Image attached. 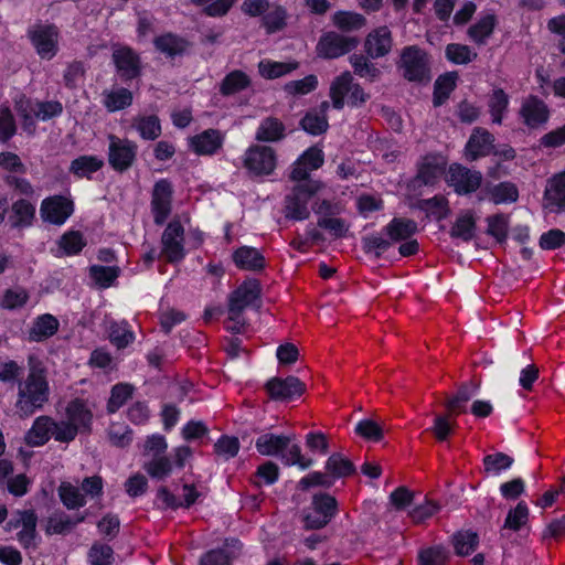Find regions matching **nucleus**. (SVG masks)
Segmentation results:
<instances>
[{
    "label": "nucleus",
    "mask_w": 565,
    "mask_h": 565,
    "mask_svg": "<svg viewBox=\"0 0 565 565\" xmlns=\"http://www.w3.org/2000/svg\"><path fill=\"white\" fill-rule=\"evenodd\" d=\"M337 512V500L329 494L315 495L310 511L305 515V527L318 530L324 527Z\"/></svg>",
    "instance_id": "0eeeda50"
},
{
    "label": "nucleus",
    "mask_w": 565,
    "mask_h": 565,
    "mask_svg": "<svg viewBox=\"0 0 565 565\" xmlns=\"http://www.w3.org/2000/svg\"><path fill=\"white\" fill-rule=\"evenodd\" d=\"M445 52L447 58L455 64H468L477 57V53L465 44H448Z\"/></svg>",
    "instance_id": "bf43d9fd"
},
{
    "label": "nucleus",
    "mask_w": 565,
    "mask_h": 565,
    "mask_svg": "<svg viewBox=\"0 0 565 565\" xmlns=\"http://www.w3.org/2000/svg\"><path fill=\"white\" fill-rule=\"evenodd\" d=\"M235 556L236 554L227 547L212 550L201 557L200 565H231Z\"/></svg>",
    "instance_id": "774afa93"
},
{
    "label": "nucleus",
    "mask_w": 565,
    "mask_h": 565,
    "mask_svg": "<svg viewBox=\"0 0 565 565\" xmlns=\"http://www.w3.org/2000/svg\"><path fill=\"white\" fill-rule=\"evenodd\" d=\"M513 461L514 460L512 457L503 452L487 455L483 458L484 471L491 476H499L503 471L510 469L513 465Z\"/></svg>",
    "instance_id": "09e8293b"
},
{
    "label": "nucleus",
    "mask_w": 565,
    "mask_h": 565,
    "mask_svg": "<svg viewBox=\"0 0 565 565\" xmlns=\"http://www.w3.org/2000/svg\"><path fill=\"white\" fill-rule=\"evenodd\" d=\"M392 49V34L387 26L373 30L366 38L365 50L371 57L386 55Z\"/></svg>",
    "instance_id": "4be33fe9"
},
{
    "label": "nucleus",
    "mask_w": 565,
    "mask_h": 565,
    "mask_svg": "<svg viewBox=\"0 0 565 565\" xmlns=\"http://www.w3.org/2000/svg\"><path fill=\"white\" fill-rule=\"evenodd\" d=\"M104 161L96 156H81L74 159L71 163L70 170L77 177H89L92 173L99 170Z\"/></svg>",
    "instance_id": "a18cd8bd"
},
{
    "label": "nucleus",
    "mask_w": 565,
    "mask_h": 565,
    "mask_svg": "<svg viewBox=\"0 0 565 565\" xmlns=\"http://www.w3.org/2000/svg\"><path fill=\"white\" fill-rule=\"evenodd\" d=\"M520 115L526 126L535 128L547 121L550 111L544 102L530 96L523 102Z\"/></svg>",
    "instance_id": "f3484780"
},
{
    "label": "nucleus",
    "mask_w": 565,
    "mask_h": 565,
    "mask_svg": "<svg viewBox=\"0 0 565 565\" xmlns=\"http://www.w3.org/2000/svg\"><path fill=\"white\" fill-rule=\"evenodd\" d=\"M224 136L215 129H207L190 139V146L198 154H213L223 145Z\"/></svg>",
    "instance_id": "5701e85b"
},
{
    "label": "nucleus",
    "mask_w": 565,
    "mask_h": 565,
    "mask_svg": "<svg viewBox=\"0 0 565 565\" xmlns=\"http://www.w3.org/2000/svg\"><path fill=\"white\" fill-rule=\"evenodd\" d=\"M489 200L494 204L514 203L519 198L516 186L511 182H501L486 189Z\"/></svg>",
    "instance_id": "f704fd0d"
},
{
    "label": "nucleus",
    "mask_w": 565,
    "mask_h": 565,
    "mask_svg": "<svg viewBox=\"0 0 565 565\" xmlns=\"http://www.w3.org/2000/svg\"><path fill=\"white\" fill-rule=\"evenodd\" d=\"M455 551L458 555L466 556L478 546V535L471 531L458 532L452 539Z\"/></svg>",
    "instance_id": "5fc2aeb1"
},
{
    "label": "nucleus",
    "mask_w": 565,
    "mask_h": 565,
    "mask_svg": "<svg viewBox=\"0 0 565 565\" xmlns=\"http://www.w3.org/2000/svg\"><path fill=\"white\" fill-rule=\"evenodd\" d=\"M32 44L42 58L50 60L57 52V30L52 25H38L30 32Z\"/></svg>",
    "instance_id": "4468645a"
},
{
    "label": "nucleus",
    "mask_w": 565,
    "mask_h": 565,
    "mask_svg": "<svg viewBox=\"0 0 565 565\" xmlns=\"http://www.w3.org/2000/svg\"><path fill=\"white\" fill-rule=\"evenodd\" d=\"M529 515L530 510L527 504L524 501H520L513 509L509 510L501 530L520 531L526 525Z\"/></svg>",
    "instance_id": "ea45409f"
},
{
    "label": "nucleus",
    "mask_w": 565,
    "mask_h": 565,
    "mask_svg": "<svg viewBox=\"0 0 565 565\" xmlns=\"http://www.w3.org/2000/svg\"><path fill=\"white\" fill-rule=\"evenodd\" d=\"M260 288L256 280L244 281L228 297V321L226 329L238 333L245 326L243 311L250 307H258Z\"/></svg>",
    "instance_id": "f03ea898"
},
{
    "label": "nucleus",
    "mask_w": 565,
    "mask_h": 565,
    "mask_svg": "<svg viewBox=\"0 0 565 565\" xmlns=\"http://www.w3.org/2000/svg\"><path fill=\"white\" fill-rule=\"evenodd\" d=\"M243 166L254 177L270 175L277 166L276 151L268 146L252 145L243 154Z\"/></svg>",
    "instance_id": "20e7f679"
},
{
    "label": "nucleus",
    "mask_w": 565,
    "mask_h": 565,
    "mask_svg": "<svg viewBox=\"0 0 565 565\" xmlns=\"http://www.w3.org/2000/svg\"><path fill=\"white\" fill-rule=\"evenodd\" d=\"M250 85L249 76L243 71H232L222 81L220 92L228 96L246 89Z\"/></svg>",
    "instance_id": "c9c22d12"
},
{
    "label": "nucleus",
    "mask_w": 565,
    "mask_h": 565,
    "mask_svg": "<svg viewBox=\"0 0 565 565\" xmlns=\"http://www.w3.org/2000/svg\"><path fill=\"white\" fill-rule=\"evenodd\" d=\"M352 85V75L349 72L334 78L330 87V97L334 108L341 109L344 106Z\"/></svg>",
    "instance_id": "72a5a7b5"
},
{
    "label": "nucleus",
    "mask_w": 565,
    "mask_h": 565,
    "mask_svg": "<svg viewBox=\"0 0 565 565\" xmlns=\"http://www.w3.org/2000/svg\"><path fill=\"white\" fill-rule=\"evenodd\" d=\"M74 212L73 201L66 196L54 195L42 201L40 214L44 222L63 225Z\"/></svg>",
    "instance_id": "1a4fd4ad"
},
{
    "label": "nucleus",
    "mask_w": 565,
    "mask_h": 565,
    "mask_svg": "<svg viewBox=\"0 0 565 565\" xmlns=\"http://www.w3.org/2000/svg\"><path fill=\"white\" fill-rule=\"evenodd\" d=\"M322 186L318 180H309L295 185L285 198V216L295 221L307 220L310 215V201Z\"/></svg>",
    "instance_id": "7ed1b4c3"
},
{
    "label": "nucleus",
    "mask_w": 565,
    "mask_h": 565,
    "mask_svg": "<svg viewBox=\"0 0 565 565\" xmlns=\"http://www.w3.org/2000/svg\"><path fill=\"white\" fill-rule=\"evenodd\" d=\"M36 515L33 511H19L13 520L9 523L10 526L20 527L18 532V541L25 547L34 544L36 536Z\"/></svg>",
    "instance_id": "a211bd4d"
},
{
    "label": "nucleus",
    "mask_w": 565,
    "mask_h": 565,
    "mask_svg": "<svg viewBox=\"0 0 565 565\" xmlns=\"http://www.w3.org/2000/svg\"><path fill=\"white\" fill-rule=\"evenodd\" d=\"M281 460L286 466H298L301 470H306L312 465L311 459H306L301 455L300 446L297 444L288 445L281 452Z\"/></svg>",
    "instance_id": "680f3d73"
},
{
    "label": "nucleus",
    "mask_w": 565,
    "mask_h": 565,
    "mask_svg": "<svg viewBox=\"0 0 565 565\" xmlns=\"http://www.w3.org/2000/svg\"><path fill=\"white\" fill-rule=\"evenodd\" d=\"M417 232L416 222L408 218H393L384 228L383 233L394 243L408 239Z\"/></svg>",
    "instance_id": "7c9ffc66"
},
{
    "label": "nucleus",
    "mask_w": 565,
    "mask_h": 565,
    "mask_svg": "<svg viewBox=\"0 0 565 565\" xmlns=\"http://www.w3.org/2000/svg\"><path fill=\"white\" fill-rule=\"evenodd\" d=\"M327 103H323L320 111H310L301 120V126L310 135H320L328 128L326 117Z\"/></svg>",
    "instance_id": "37998d69"
},
{
    "label": "nucleus",
    "mask_w": 565,
    "mask_h": 565,
    "mask_svg": "<svg viewBox=\"0 0 565 565\" xmlns=\"http://www.w3.org/2000/svg\"><path fill=\"white\" fill-rule=\"evenodd\" d=\"M35 215V207L25 200H18L12 204L8 217L9 225L14 230H23L32 225Z\"/></svg>",
    "instance_id": "bb28decb"
},
{
    "label": "nucleus",
    "mask_w": 565,
    "mask_h": 565,
    "mask_svg": "<svg viewBox=\"0 0 565 565\" xmlns=\"http://www.w3.org/2000/svg\"><path fill=\"white\" fill-rule=\"evenodd\" d=\"M113 60L121 77L134 78L139 75V58L131 49L122 46L114 50Z\"/></svg>",
    "instance_id": "412c9836"
},
{
    "label": "nucleus",
    "mask_w": 565,
    "mask_h": 565,
    "mask_svg": "<svg viewBox=\"0 0 565 565\" xmlns=\"http://www.w3.org/2000/svg\"><path fill=\"white\" fill-rule=\"evenodd\" d=\"M88 562L90 565H111L114 562V552L109 545L95 543L88 552Z\"/></svg>",
    "instance_id": "69168bd1"
},
{
    "label": "nucleus",
    "mask_w": 565,
    "mask_h": 565,
    "mask_svg": "<svg viewBox=\"0 0 565 565\" xmlns=\"http://www.w3.org/2000/svg\"><path fill=\"white\" fill-rule=\"evenodd\" d=\"M108 161L116 171H125L130 168L136 159L137 145L128 139H120L117 136L108 137Z\"/></svg>",
    "instance_id": "6e6552de"
},
{
    "label": "nucleus",
    "mask_w": 565,
    "mask_h": 565,
    "mask_svg": "<svg viewBox=\"0 0 565 565\" xmlns=\"http://www.w3.org/2000/svg\"><path fill=\"white\" fill-rule=\"evenodd\" d=\"M291 439L290 436L264 434L256 439L255 447L263 456H276L290 444Z\"/></svg>",
    "instance_id": "c756f323"
},
{
    "label": "nucleus",
    "mask_w": 565,
    "mask_h": 565,
    "mask_svg": "<svg viewBox=\"0 0 565 565\" xmlns=\"http://www.w3.org/2000/svg\"><path fill=\"white\" fill-rule=\"evenodd\" d=\"M448 554L443 546H431L424 548L418 555V565H445Z\"/></svg>",
    "instance_id": "e2e57ef3"
},
{
    "label": "nucleus",
    "mask_w": 565,
    "mask_h": 565,
    "mask_svg": "<svg viewBox=\"0 0 565 565\" xmlns=\"http://www.w3.org/2000/svg\"><path fill=\"white\" fill-rule=\"evenodd\" d=\"M134 387L129 384L120 383L111 388L110 397L107 404L109 413L118 411L132 395Z\"/></svg>",
    "instance_id": "052dcab7"
},
{
    "label": "nucleus",
    "mask_w": 565,
    "mask_h": 565,
    "mask_svg": "<svg viewBox=\"0 0 565 565\" xmlns=\"http://www.w3.org/2000/svg\"><path fill=\"white\" fill-rule=\"evenodd\" d=\"M457 413H448L446 414H437L434 417L433 426L430 427V431L434 434L438 441L446 440L452 433L455 426V416Z\"/></svg>",
    "instance_id": "49530a36"
},
{
    "label": "nucleus",
    "mask_w": 565,
    "mask_h": 565,
    "mask_svg": "<svg viewBox=\"0 0 565 565\" xmlns=\"http://www.w3.org/2000/svg\"><path fill=\"white\" fill-rule=\"evenodd\" d=\"M132 103V93L127 88H113L103 93V104L110 113L129 107Z\"/></svg>",
    "instance_id": "473e14b6"
},
{
    "label": "nucleus",
    "mask_w": 565,
    "mask_h": 565,
    "mask_svg": "<svg viewBox=\"0 0 565 565\" xmlns=\"http://www.w3.org/2000/svg\"><path fill=\"white\" fill-rule=\"evenodd\" d=\"M285 126L276 118H266L260 122L256 131L259 141L275 142L284 138Z\"/></svg>",
    "instance_id": "4c0bfd02"
},
{
    "label": "nucleus",
    "mask_w": 565,
    "mask_h": 565,
    "mask_svg": "<svg viewBox=\"0 0 565 565\" xmlns=\"http://www.w3.org/2000/svg\"><path fill=\"white\" fill-rule=\"evenodd\" d=\"M58 326L60 322L54 316L50 313L39 316L29 331V338L36 342L46 340L57 332Z\"/></svg>",
    "instance_id": "c85d7f7f"
},
{
    "label": "nucleus",
    "mask_w": 565,
    "mask_h": 565,
    "mask_svg": "<svg viewBox=\"0 0 565 565\" xmlns=\"http://www.w3.org/2000/svg\"><path fill=\"white\" fill-rule=\"evenodd\" d=\"M487 233L493 236L499 243H502L508 235L509 217L504 214H497L487 218Z\"/></svg>",
    "instance_id": "0e129e2a"
},
{
    "label": "nucleus",
    "mask_w": 565,
    "mask_h": 565,
    "mask_svg": "<svg viewBox=\"0 0 565 565\" xmlns=\"http://www.w3.org/2000/svg\"><path fill=\"white\" fill-rule=\"evenodd\" d=\"M332 21L337 28L343 31L359 30L365 25L363 15L350 11H339L334 13Z\"/></svg>",
    "instance_id": "603ef678"
},
{
    "label": "nucleus",
    "mask_w": 565,
    "mask_h": 565,
    "mask_svg": "<svg viewBox=\"0 0 565 565\" xmlns=\"http://www.w3.org/2000/svg\"><path fill=\"white\" fill-rule=\"evenodd\" d=\"M143 469L151 478L163 480L172 473L173 465L167 456L162 455L148 460Z\"/></svg>",
    "instance_id": "de8ad7c7"
},
{
    "label": "nucleus",
    "mask_w": 565,
    "mask_h": 565,
    "mask_svg": "<svg viewBox=\"0 0 565 565\" xmlns=\"http://www.w3.org/2000/svg\"><path fill=\"white\" fill-rule=\"evenodd\" d=\"M57 245V256H72L78 254L86 245V242L79 232L68 231L62 235Z\"/></svg>",
    "instance_id": "e433bc0d"
},
{
    "label": "nucleus",
    "mask_w": 565,
    "mask_h": 565,
    "mask_svg": "<svg viewBox=\"0 0 565 565\" xmlns=\"http://www.w3.org/2000/svg\"><path fill=\"white\" fill-rule=\"evenodd\" d=\"M184 242V228L182 224L178 220L171 221L161 235L160 255L169 263H180L186 254Z\"/></svg>",
    "instance_id": "39448f33"
},
{
    "label": "nucleus",
    "mask_w": 565,
    "mask_h": 565,
    "mask_svg": "<svg viewBox=\"0 0 565 565\" xmlns=\"http://www.w3.org/2000/svg\"><path fill=\"white\" fill-rule=\"evenodd\" d=\"M19 114L25 121L39 119L49 120L62 113V105L58 102H36L31 99H20L17 103Z\"/></svg>",
    "instance_id": "f8f14e48"
},
{
    "label": "nucleus",
    "mask_w": 565,
    "mask_h": 565,
    "mask_svg": "<svg viewBox=\"0 0 565 565\" xmlns=\"http://www.w3.org/2000/svg\"><path fill=\"white\" fill-rule=\"evenodd\" d=\"M493 146V137L484 129L477 128L471 134L466 148L465 156L468 160H477L490 153Z\"/></svg>",
    "instance_id": "aec40b11"
},
{
    "label": "nucleus",
    "mask_w": 565,
    "mask_h": 565,
    "mask_svg": "<svg viewBox=\"0 0 565 565\" xmlns=\"http://www.w3.org/2000/svg\"><path fill=\"white\" fill-rule=\"evenodd\" d=\"M154 45L161 53L168 56H174L185 50L186 42L173 34H164L154 40Z\"/></svg>",
    "instance_id": "3c124183"
},
{
    "label": "nucleus",
    "mask_w": 565,
    "mask_h": 565,
    "mask_svg": "<svg viewBox=\"0 0 565 565\" xmlns=\"http://www.w3.org/2000/svg\"><path fill=\"white\" fill-rule=\"evenodd\" d=\"M57 491L62 503L68 510L79 509L86 504L85 495L81 492L78 487L71 482H61Z\"/></svg>",
    "instance_id": "58836bf2"
},
{
    "label": "nucleus",
    "mask_w": 565,
    "mask_h": 565,
    "mask_svg": "<svg viewBox=\"0 0 565 565\" xmlns=\"http://www.w3.org/2000/svg\"><path fill=\"white\" fill-rule=\"evenodd\" d=\"M492 121L500 124L509 106V96L501 88L493 89L488 100Z\"/></svg>",
    "instance_id": "8fccbe9b"
},
{
    "label": "nucleus",
    "mask_w": 565,
    "mask_h": 565,
    "mask_svg": "<svg viewBox=\"0 0 565 565\" xmlns=\"http://www.w3.org/2000/svg\"><path fill=\"white\" fill-rule=\"evenodd\" d=\"M497 25V15L492 12H483L469 26L467 34L473 43L478 45H483L491 38Z\"/></svg>",
    "instance_id": "6ab92c4d"
},
{
    "label": "nucleus",
    "mask_w": 565,
    "mask_h": 565,
    "mask_svg": "<svg viewBox=\"0 0 565 565\" xmlns=\"http://www.w3.org/2000/svg\"><path fill=\"white\" fill-rule=\"evenodd\" d=\"M172 188L170 182L162 179L159 180L152 192V213L154 223L161 225L164 223L171 212Z\"/></svg>",
    "instance_id": "2eb2a0df"
},
{
    "label": "nucleus",
    "mask_w": 565,
    "mask_h": 565,
    "mask_svg": "<svg viewBox=\"0 0 565 565\" xmlns=\"http://www.w3.org/2000/svg\"><path fill=\"white\" fill-rule=\"evenodd\" d=\"M358 43L355 38L329 32L320 38L317 44V53L323 58H335L355 49Z\"/></svg>",
    "instance_id": "9d476101"
},
{
    "label": "nucleus",
    "mask_w": 565,
    "mask_h": 565,
    "mask_svg": "<svg viewBox=\"0 0 565 565\" xmlns=\"http://www.w3.org/2000/svg\"><path fill=\"white\" fill-rule=\"evenodd\" d=\"M110 341L119 349L127 347L135 339L127 322H110L109 324Z\"/></svg>",
    "instance_id": "4d7b16f0"
},
{
    "label": "nucleus",
    "mask_w": 565,
    "mask_h": 565,
    "mask_svg": "<svg viewBox=\"0 0 565 565\" xmlns=\"http://www.w3.org/2000/svg\"><path fill=\"white\" fill-rule=\"evenodd\" d=\"M478 393V385L471 383L462 386L458 393L446 401V407L450 413H465L466 404Z\"/></svg>",
    "instance_id": "c03bdc74"
},
{
    "label": "nucleus",
    "mask_w": 565,
    "mask_h": 565,
    "mask_svg": "<svg viewBox=\"0 0 565 565\" xmlns=\"http://www.w3.org/2000/svg\"><path fill=\"white\" fill-rule=\"evenodd\" d=\"M543 201L544 207L550 212L565 210V170L547 180Z\"/></svg>",
    "instance_id": "dca6fc26"
},
{
    "label": "nucleus",
    "mask_w": 565,
    "mask_h": 565,
    "mask_svg": "<svg viewBox=\"0 0 565 565\" xmlns=\"http://www.w3.org/2000/svg\"><path fill=\"white\" fill-rule=\"evenodd\" d=\"M196 7H201L210 17L225 15L236 0H190Z\"/></svg>",
    "instance_id": "6e6d98bb"
},
{
    "label": "nucleus",
    "mask_w": 565,
    "mask_h": 565,
    "mask_svg": "<svg viewBox=\"0 0 565 565\" xmlns=\"http://www.w3.org/2000/svg\"><path fill=\"white\" fill-rule=\"evenodd\" d=\"M53 419L49 416H39L31 428L25 433L24 440L29 446H43L52 437Z\"/></svg>",
    "instance_id": "b1692460"
},
{
    "label": "nucleus",
    "mask_w": 565,
    "mask_h": 565,
    "mask_svg": "<svg viewBox=\"0 0 565 565\" xmlns=\"http://www.w3.org/2000/svg\"><path fill=\"white\" fill-rule=\"evenodd\" d=\"M237 267L245 270L262 269L265 265V258L260 252L254 247L242 246L233 255Z\"/></svg>",
    "instance_id": "2f4dec72"
},
{
    "label": "nucleus",
    "mask_w": 565,
    "mask_h": 565,
    "mask_svg": "<svg viewBox=\"0 0 565 565\" xmlns=\"http://www.w3.org/2000/svg\"><path fill=\"white\" fill-rule=\"evenodd\" d=\"M445 164L446 162L440 156L425 157L419 163L417 180L425 185L435 183L443 174Z\"/></svg>",
    "instance_id": "a878e982"
},
{
    "label": "nucleus",
    "mask_w": 565,
    "mask_h": 565,
    "mask_svg": "<svg viewBox=\"0 0 565 565\" xmlns=\"http://www.w3.org/2000/svg\"><path fill=\"white\" fill-rule=\"evenodd\" d=\"M50 387L45 374L32 367L23 381L18 384L15 409L20 417H29L41 409L49 401Z\"/></svg>",
    "instance_id": "f257e3e1"
},
{
    "label": "nucleus",
    "mask_w": 565,
    "mask_h": 565,
    "mask_svg": "<svg viewBox=\"0 0 565 565\" xmlns=\"http://www.w3.org/2000/svg\"><path fill=\"white\" fill-rule=\"evenodd\" d=\"M476 222L477 217L471 210L461 211L450 228V236L463 242L471 241L477 230Z\"/></svg>",
    "instance_id": "393cba45"
},
{
    "label": "nucleus",
    "mask_w": 565,
    "mask_h": 565,
    "mask_svg": "<svg viewBox=\"0 0 565 565\" xmlns=\"http://www.w3.org/2000/svg\"><path fill=\"white\" fill-rule=\"evenodd\" d=\"M354 431L360 437L371 441H380L383 438V427L371 418L358 422Z\"/></svg>",
    "instance_id": "13d9d810"
},
{
    "label": "nucleus",
    "mask_w": 565,
    "mask_h": 565,
    "mask_svg": "<svg viewBox=\"0 0 565 565\" xmlns=\"http://www.w3.org/2000/svg\"><path fill=\"white\" fill-rule=\"evenodd\" d=\"M132 126L146 140H154L161 134L160 121L157 116H137L134 118Z\"/></svg>",
    "instance_id": "a19ab883"
},
{
    "label": "nucleus",
    "mask_w": 565,
    "mask_h": 565,
    "mask_svg": "<svg viewBox=\"0 0 565 565\" xmlns=\"http://www.w3.org/2000/svg\"><path fill=\"white\" fill-rule=\"evenodd\" d=\"M93 414L87 402L75 399L66 407V417L75 426L76 430L86 429L92 423Z\"/></svg>",
    "instance_id": "cd10ccee"
},
{
    "label": "nucleus",
    "mask_w": 565,
    "mask_h": 565,
    "mask_svg": "<svg viewBox=\"0 0 565 565\" xmlns=\"http://www.w3.org/2000/svg\"><path fill=\"white\" fill-rule=\"evenodd\" d=\"M447 181L458 194H468L479 189L482 174L463 166L452 164L448 170Z\"/></svg>",
    "instance_id": "9b49d317"
},
{
    "label": "nucleus",
    "mask_w": 565,
    "mask_h": 565,
    "mask_svg": "<svg viewBox=\"0 0 565 565\" xmlns=\"http://www.w3.org/2000/svg\"><path fill=\"white\" fill-rule=\"evenodd\" d=\"M297 67H298L297 62L282 63V62H275V61H270V60H264V61L259 62V64H258L259 74L264 78H268V79L278 78L280 76L289 74L290 72L295 71Z\"/></svg>",
    "instance_id": "79ce46f5"
},
{
    "label": "nucleus",
    "mask_w": 565,
    "mask_h": 565,
    "mask_svg": "<svg viewBox=\"0 0 565 565\" xmlns=\"http://www.w3.org/2000/svg\"><path fill=\"white\" fill-rule=\"evenodd\" d=\"M401 68L411 82H428L429 66L426 53L417 46H407L401 55Z\"/></svg>",
    "instance_id": "423d86ee"
},
{
    "label": "nucleus",
    "mask_w": 565,
    "mask_h": 565,
    "mask_svg": "<svg viewBox=\"0 0 565 565\" xmlns=\"http://www.w3.org/2000/svg\"><path fill=\"white\" fill-rule=\"evenodd\" d=\"M90 277L102 288H107L118 277V268L94 265L90 267Z\"/></svg>",
    "instance_id": "338daca9"
},
{
    "label": "nucleus",
    "mask_w": 565,
    "mask_h": 565,
    "mask_svg": "<svg viewBox=\"0 0 565 565\" xmlns=\"http://www.w3.org/2000/svg\"><path fill=\"white\" fill-rule=\"evenodd\" d=\"M266 390L273 399L288 402L301 396L306 385L296 376L273 377L267 381Z\"/></svg>",
    "instance_id": "ddd939ff"
},
{
    "label": "nucleus",
    "mask_w": 565,
    "mask_h": 565,
    "mask_svg": "<svg viewBox=\"0 0 565 565\" xmlns=\"http://www.w3.org/2000/svg\"><path fill=\"white\" fill-rule=\"evenodd\" d=\"M327 472L333 478H342L354 471L353 463L340 454L331 455L326 462Z\"/></svg>",
    "instance_id": "864d4df0"
}]
</instances>
